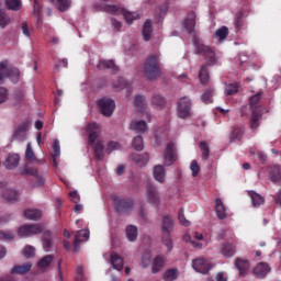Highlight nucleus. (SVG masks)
Masks as SVG:
<instances>
[{"instance_id": "ddd939ff", "label": "nucleus", "mask_w": 281, "mask_h": 281, "mask_svg": "<svg viewBox=\"0 0 281 281\" xmlns=\"http://www.w3.org/2000/svg\"><path fill=\"white\" fill-rule=\"evenodd\" d=\"M162 159L166 166H172L177 161V155L175 154V143L170 142L162 154Z\"/></svg>"}, {"instance_id": "ea45409f", "label": "nucleus", "mask_w": 281, "mask_h": 281, "mask_svg": "<svg viewBox=\"0 0 281 281\" xmlns=\"http://www.w3.org/2000/svg\"><path fill=\"white\" fill-rule=\"evenodd\" d=\"M12 23V18L5 13V11L0 10V27L1 30H4V27H8Z\"/></svg>"}, {"instance_id": "de8ad7c7", "label": "nucleus", "mask_w": 281, "mask_h": 281, "mask_svg": "<svg viewBox=\"0 0 281 281\" xmlns=\"http://www.w3.org/2000/svg\"><path fill=\"white\" fill-rule=\"evenodd\" d=\"M229 34V30L227 26H222L215 31L214 37L220 41H225Z\"/></svg>"}, {"instance_id": "72a5a7b5", "label": "nucleus", "mask_w": 281, "mask_h": 281, "mask_svg": "<svg viewBox=\"0 0 281 281\" xmlns=\"http://www.w3.org/2000/svg\"><path fill=\"white\" fill-rule=\"evenodd\" d=\"M52 262H54V256L52 255H47L45 257H43L38 263L37 267L38 269H41L42 271H45V269H48L49 266L52 265Z\"/></svg>"}, {"instance_id": "9b49d317", "label": "nucleus", "mask_w": 281, "mask_h": 281, "mask_svg": "<svg viewBox=\"0 0 281 281\" xmlns=\"http://www.w3.org/2000/svg\"><path fill=\"white\" fill-rule=\"evenodd\" d=\"M97 104L101 110L102 115H105V117H111L113 115V112L115 111V101L109 98H103L100 99Z\"/></svg>"}, {"instance_id": "20e7f679", "label": "nucleus", "mask_w": 281, "mask_h": 281, "mask_svg": "<svg viewBox=\"0 0 281 281\" xmlns=\"http://www.w3.org/2000/svg\"><path fill=\"white\" fill-rule=\"evenodd\" d=\"M0 191H2L1 196L7 203H19L21 192L16 188L8 187V181H0Z\"/></svg>"}, {"instance_id": "5fc2aeb1", "label": "nucleus", "mask_w": 281, "mask_h": 281, "mask_svg": "<svg viewBox=\"0 0 281 281\" xmlns=\"http://www.w3.org/2000/svg\"><path fill=\"white\" fill-rule=\"evenodd\" d=\"M132 146L137 151L144 150V138L142 136L134 137V139L132 142Z\"/></svg>"}, {"instance_id": "37998d69", "label": "nucleus", "mask_w": 281, "mask_h": 281, "mask_svg": "<svg viewBox=\"0 0 281 281\" xmlns=\"http://www.w3.org/2000/svg\"><path fill=\"white\" fill-rule=\"evenodd\" d=\"M199 78L201 85H206V82L210 80V74L207 72V66L202 65L199 71Z\"/></svg>"}, {"instance_id": "a18cd8bd", "label": "nucleus", "mask_w": 281, "mask_h": 281, "mask_svg": "<svg viewBox=\"0 0 281 281\" xmlns=\"http://www.w3.org/2000/svg\"><path fill=\"white\" fill-rule=\"evenodd\" d=\"M146 98L142 95H136L134 98V106L137 111H144V109H146Z\"/></svg>"}, {"instance_id": "9d476101", "label": "nucleus", "mask_w": 281, "mask_h": 281, "mask_svg": "<svg viewBox=\"0 0 281 281\" xmlns=\"http://www.w3.org/2000/svg\"><path fill=\"white\" fill-rule=\"evenodd\" d=\"M112 201L115 210L121 212V214H126V212H131V210H133V200H126L117 195H112Z\"/></svg>"}, {"instance_id": "69168bd1", "label": "nucleus", "mask_w": 281, "mask_h": 281, "mask_svg": "<svg viewBox=\"0 0 281 281\" xmlns=\"http://www.w3.org/2000/svg\"><path fill=\"white\" fill-rule=\"evenodd\" d=\"M25 157L29 159V161H34V159H36V156H34V151L32 150V144L30 143H27L26 146Z\"/></svg>"}, {"instance_id": "864d4df0", "label": "nucleus", "mask_w": 281, "mask_h": 281, "mask_svg": "<svg viewBox=\"0 0 281 281\" xmlns=\"http://www.w3.org/2000/svg\"><path fill=\"white\" fill-rule=\"evenodd\" d=\"M213 97H214V90L209 89L203 92V94L201 95V100H202V102H204V104H212Z\"/></svg>"}, {"instance_id": "f257e3e1", "label": "nucleus", "mask_w": 281, "mask_h": 281, "mask_svg": "<svg viewBox=\"0 0 281 281\" xmlns=\"http://www.w3.org/2000/svg\"><path fill=\"white\" fill-rule=\"evenodd\" d=\"M143 74L147 80H156L161 76V68L159 67V57L157 55H149L143 65Z\"/></svg>"}, {"instance_id": "bb28decb", "label": "nucleus", "mask_w": 281, "mask_h": 281, "mask_svg": "<svg viewBox=\"0 0 281 281\" xmlns=\"http://www.w3.org/2000/svg\"><path fill=\"white\" fill-rule=\"evenodd\" d=\"M111 265L113 269H116V271H122L124 269V259L120 257V255L112 252L111 254Z\"/></svg>"}, {"instance_id": "2f4dec72", "label": "nucleus", "mask_w": 281, "mask_h": 281, "mask_svg": "<svg viewBox=\"0 0 281 281\" xmlns=\"http://www.w3.org/2000/svg\"><path fill=\"white\" fill-rule=\"evenodd\" d=\"M125 234H126V238H127V240H130V243H135V240H137V236H138L137 226L128 225L125 228Z\"/></svg>"}, {"instance_id": "0eeeda50", "label": "nucleus", "mask_w": 281, "mask_h": 281, "mask_svg": "<svg viewBox=\"0 0 281 281\" xmlns=\"http://www.w3.org/2000/svg\"><path fill=\"white\" fill-rule=\"evenodd\" d=\"M145 199L149 205H154L155 207H159V205H161V195L159 194V190H157V187L153 184L146 186Z\"/></svg>"}, {"instance_id": "3c124183", "label": "nucleus", "mask_w": 281, "mask_h": 281, "mask_svg": "<svg viewBox=\"0 0 281 281\" xmlns=\"http://www.w3.org/2000/svg\"><path fill=\"white\" fill-rule=\"evenodd\" d=\"M200 150L202 153V159L207 160L210 157V144L207 142L200 143Z\"/></svg>"}, {"instance_id": "09e8293b", "label": "nucleus", "mask_w": 281, "mask_h": 281, "mask_svg": "<svg viewBox=\"0 0 281 281\" xmlns=\"http://www.w3.org/2000/svg\"><path fill=\"white\" fill-rule=\"evenodd\" d=\"M21 76V72L16 68H9V72L7 74V78L11 80V82L16 83L19 82V78Z\"/></svg>"}, {"instance_id": "b1692460", "label": "nucleus", "mask_w": 281, "mask_h": 281, "mask_svg": "<svg viewBox=\"0 0 281 281\" xmlns=\"http://www.w3.org/2000/svg\"><path fill=\"white\" fill-rule=\"evenodd\" d=\"M268 177L272 183H280V181H281L280 166L276 165V166L271 167L269 169Z\"/></svg>"}, {"instance_id": "603ef678", "label": "nucleus", "mask_w": 281, "mask_h": 281, "mask_svg": "<svg viewBox=\"0 0 281 281\" xmlns=\"http://www.w3.org/2000/svg\"><path fill=\"white\" fill-rule=\"evenodd\" d=\"M260 98H262V92H258L249 99V104L252 111H256L257 113H258V110L256 109H258V102H260Z\"/></svg>"}, {"instance_id": "bf43d9fd", "label": "nucleus", "mask_w": 281, "mask_h": 281, "mask_svg": "<svg viewBox=\"0 0 281 281\" xmlns=\"http://www.w3.org/2000/svg\"><path fill=\"white\" fill-rule=\"evenodd\" d=\"M226 95H234V93H238V83H228L225 87Z\"/></svg>"}, {"instance_id": "412c9836", "label": "nucleus", "mask_w": 281, "mask_h": 281, "mask_svg": "<svg viewBox=\"0 0 281 281\" xmlns=\"http://www.w3.org/2000/svg\"><path fill=\"white\" fill-rule=\"evenodd\" d=\"M32 270V263L26 262L23 265H16L11 270V276H25V273H30Z\"/></svg>"}, {"instance_id": "a878e982", "label": "nucleus", "mask_w": 281, "mask_h": 281, "mask_svg": "<svg viewBox=\"0 0 281 281\" xmlns=\"http://www.w3.org/2000/svg\"><path fill=\"white\" fill-rule=\"evenodd\" d=\"M130 128L136 133H146V131H148V125L145 121H132Z\"/></svg>"}, {"instance_id": "79ce46f5", "label": "nucleus", "mask_w": 281, "mask_h": 281, "mask_svg": "<svg viewBox=\"0 0 281 281\" xmlns=\"http://www.w3.org/2000/svg\"><path fill=\"white\" fill-rule=\"evenodd\" d=\"M151 104L156 109H164V106H166V99L159 94H155L151 98Z\"/></svg>"}, {"instance_id": "4468645a", "label": "nucleus", "mask_w": 281, "mask_h": 281, "mask_svg": "<svg viewBox=\"0 0 281 281\" xmlns=\"http://www.w3.org/2000/svg\"><path fill=\"white\" fill-rule=\"evenodd\" d=\"M192 267L196 273H209L210 269H212V265L207 262V260L203 258H198L192 261Z\"/></svg>"}, {"instance_id": "7ed1b4c3", "label": "nucleus", "mask_w": 281, "mask_h": 281, "mask_svg": "<svg viewBox=\"0 0 281 281\" xmlns=\"http://www.w3.org/2000/svg\"><path fill=\"white\" fill-rule=\"evenodd\" d=\"M194 45V54H199L200 56H205V58L209 59V65H214L216 61V53H214V49H212L210 46L201 43V40L194 38L193 40Z\"/></svg>"}, {"instance_id": "2eb2a0df", "label": "nucleus", "mask_w": 281, "mask_h": 281, "mask_svg": "<svg viewBox=\"0 0 281 281\" xmlns=\"http://www.w3.org/2000/svg\"><path fill=\"white\" fill-rule=\"evenodd\" d=\"M87 134H88V142L89 144H93L98 137H100V133L102 128L100 127V124L98 123H89L87 128Z\"/></svg>"}, {"instance_id": "f03ea898", "label": "nucleus", "mask_w": 281, "mask_h": 281, "mask_svg": "<svg viewBox=\"0 0 281 281\" xmlns=\"http://www.w3.org/2000/svg\"><path fill=\"white\" fill-rule=\"evenodd\" d=\"M160 227L164 236L162 243L166 245L168 251H172V238L170 237V234L175 229V220H172V216L165 215L161 220Z\"/></svg>"}, {"instance_id": "58836bf2", "label": "nucleus", "mask_w": 281, "mask_h": 281, "mask_svg": "<svg viewBox=\"0 0 281 281\" xmlns=\"http://www.w3.org/2000/svg\"><path fill=\"white\" fill-rule=\"evenodd\" d=\"M177 278H179V270L175 268L165 271L162 276V280L165 281H175Z\"/></svg>"}, {"instance_id": "e2e57ef3", "label": "nucleus", "mask_w": 281, "mask_h": 281, "mask_svg": "<svg viewBox=\"0 0 281 281\" xmlns=\"http://www.w3.org/2000/svg\"><path fill=\"white\" fill-rule=\"evenodd\" d=\"M10 93L8 92V89L4 87H0V104H4L7 100H9Z\"/></svg>"}, {"instance_id": "49530a36", "label": "nucleus", "mask_w": 281, "mask_h": 281, "mask_svg": "<svg viewBox=\"0 0 281 281\" xmlns=\"http://www.w3.org/2000/svg\"><path fill=\"white\" fill-rule=\"evenodd\" d=\"M235 267L236 269H238L240 276H243V272L249 269V261L245 259H237L235 261Z\"/></svg>"}, {"instance_id": "e433bc0d", "label": "nucleus", "mask_w": 281, "mask_h": 281, "mask_svg": "<svg viewBox=\"0 0 281 281\" xmlns=\"http://www.w3.org/2000/svg\"><path fill=\"white\" fill-rule=\"evenodd\" d=\"M260 120H262V116L260 115V113L257 112L256 110H252V115L250 119L251 131H256V128H258V126H260Z\"/></svg>"}, {"instance_id": "13d9d810", "label": "nucleus", "mask_w": 281, "mask_h": 281, "mask_svg": "<svg viewBox=\"0 0 281 281\" xmlns=\"http://www.w3.org/2000/svg\"><path fill=\"white\" fill-rule=\"evenodd\" d=\"M53 150L54 165L58 166V164L56 162V157H60V143L58 142V139H55L53 142Z\"/></svg>"}, {"instance_id": "5701e85b", "label": "nucleus", "mask_w": 281, "mask_h": 281, "mask_svg": "<svg viewBox=\"0 0 281 281\" xmlns=\"http://www.w3.org/2000/svg\"><path fill=\"white\" fill-rule=\"evenodd\" d=\"M194 25H196V13L191 12L184 21V30H187L189 34H192V32H194Z\"/></svg>"}, {"instance_id": "680f3d73", "label": "nucleus", "mask_w": 281, "mask_h": 281, "mask_svg": "<svg viewBox=\"0 0 281 281\" xmlns=\"http://www.w3.org/2000/svg\"><path fill=\"white\" fill-rule=\"evenodd\" d=\"M128 87V82L124 78H120L116 83H114V89L116 91H122V89H126Z\"/></svg>"}, {"instance_id": "aec40b11", "label": "nucleus", "mask_w": 281, "mask_h": 281, "mask_svg": "<svg viewBox=\"0 0 281 281\" xmlns=\"http://www.w3.org/2000/svg\"><path fill=\"white\" fill-rule=\"evenodd\" d=\"M153 177L158 183H166V168L162 165H156L153 168Z\"/></svg>"}, {"instance_id": "c03bdc74", "label": "nucleus", "mask_w": 281, "mask_h": 281, "mask_svg": "<svg viewBox=\"0 0 281 281\" xmlns=\"http://www.w3.org/2000/svg\"><path fill=\"white\" fill-rule=\"evenodd\" d=\"M94 157L98 161H102L104 159V146L102 143H97L93 147Z\"/></svg>"}, {"instance_id": "6e6552de", "label": "nucleus", "mask_w": 281, "mask_h": 281, "mask_svg": "<svg viewBox=\"0 0 281 281\" xmlns=\"http://www.w3.org/2000/svg\"><path fill=\"white\" fill-rule=\"evenodd\" d=\"M43 225L41 224H26L19 228L18 234L24 238H30V236H36L42 234Z\"/></svg>"}, {"instance_id": "c9c22d12", "label": "nucleus", "mask_w": 281, "mask_h": 281, "mask_svg": "<svg viewBox=\"0 0 281 281\" xmlns=\"http://www.w3.org/2000/svg\"><path fill=\"white\" fill-rule=\"evenodd\" d=\"M98 69H112L113 74L117 71V67L115 65V61L113 60H100L98 64Z\"/></svg>"}, {"instance_id": "a211bd4d", "label": "nucleus", "mask_w": 281, "mask_h": 281, "mask_svg": "<svg viewBox=\"0 0 281 281\" xmlns=\"http://www.w3.org/2000/svg\"><path fill=\"white\" fill-rule=\"evenodd\" d=\"M271 271V267L267 262H259L254 268L252 273L256 278H266V276Z\"/></svg>"}, {"instance_id": "c756f323", "label": "nucleus", "mask_w": 281, "mask_h": 281, "mask_svg": "<svg viewBox=\"0 0 281 281\" xmlns=\"http://www.w3.org/2000/svg\"><path fill=\"white\" fill-rule=\"evenodd\" d=\"M24 216L29 221H38L43 216V212L37 209H27L24 211Z\"/></svg>"}, {"instance_id": "0e129e2a", "label": "nucleus", "mask_w": 281, "mask_h": 281, "mask_svg": "<svg viewBox=\"0 0 281 281\" xmlns=\"http://www.w3.org/2000/svg\"><path fill=\"white\" fill-rule=\"evenodd\" d=\"M120 148H122V145H120L117 142L111 140L108 143L106 153L111 154L113 150H120Z\"/></svg>"}, {"instance_id": "f3484780", "label": "nucleus", "mask_w": 281, "mask_h": 281, "mask_svg": "<svg viewBox=\"0 0 281 281\" xmlns=\"http://www.w3.org/2000/svg\"><path fill=\"white\" fill-rule=\"evenodd\" d=\"M89 229L78 231L74 240V251H78L80 243H87L89 240Z\"/></svg>"}, {"instance_id": "f704fd0d", "label": "nucleus", "mask_w": 281, "mask_h": 281, "mask_svg": "<svg viewBox=\"0 0 281 281\" xmlns=\"http://www.w3.org/2000/svg\"><path fill=\"white\" fill-rule=\"evenodd\" d=\"M221 254L225 258H232L236 254V248L232 244H225L221 247Z\"/></svg>"}, {"instance_id": "052dcab7", "label": "nucleus", "mask_w": 281, "mask_h": 281, "mask_svg": "<svg viewBox=\"0 0 281 281\" xmlns=\"http://www.w3.org/2000/svg\"><path fill=\"white\" fill-rule=\"evenodd\" d=\"M178 221L180 224L183 225V227H190V221L186 218V215L183 214V209H180L178 212Z\"/></svg>"}, {"instance_id": "338daca9", "label": "nucleus", "mask_w": 281, "mask_h": 281, "mask_svg": "<svg viewBox=\"0 0 281 281\" xmlns=\"http://www.w3.org/2000/svg\"><path fill=\"white\" fill-rule=\"evenodd\" d=\"M245 130L243 127H235L232 132L233 139H241Z\"/></svg>"}, {"instance_id": "dca6fc26", "label": "nucleus", "mask_w": 281, "mask_h": 281, "mask_svg": "<svg viewBox=\"0 0 281 281\" xmlns=\"http://www.w3.org/2000/svg\"><path fill=\"white\" fill-rule=\"evenodd\" d=\"M27 123H22L20 125H18L14 130L13 136H12V140L13 142H25L26 137H27Z\"/></svg>"}, {"instance_id": "6e6d98bb", "label": "nucleus", "mask_w": 281, "mask_h": 281, "mask_svg": "<svg viewBox=\"0 0 281 281\" xmlns=\"http://www.w3.org/2000/svg\"><path fill=\"white\" fill-rule=\"evenodd\" d=\"M0 240L11 243V240H14V233L10 231H0Z\"/></svg>"}, {"instance_id": "f8f14e48", "label": "nucleus", "mask_w": 281, "mask_h": 281, "mask_svg": "<svg viewBox=\"0 0 281 281\" xmlns=\"http://www.w3.org/2000/svg\"><path fill=\"white\" fill-rule=\"evenodd\" d=\"M194 238L195 240H200V241L192 240V237L188 234L183 235V240L186 243H190L192 247H194V249H203V247H207V244L210 243V240L205 239L203 237V234L201 233H195Z\"/></svg>"}, {"instance_id": "4be33fe9", "label": "nucleus", "mask_w": 281, "mask_h": 281, "mask_svg": "<svg viewBox=\"0 0 281 281\" xmlns=\"http://www.w3.org/2000/svg\"><path fill=\"white\" fill-rule=\"evenodd\" d=\"M215 213L220 221L227 218V207H225V204L223 203V200L221 198H217L215 200Z\"/></svg>"}, {"instance_id": "473e14b6", "label": "nucleus", "mask_w": 281, "mask_h": 281, "mask_svg": "<svg viewBox=\"0 0 281 281\" xmlns=\"http://www.w3.org/2000/svg\"><path fill=\"white\" fill-rule=\"evenodd\" d=\"M164 265H166V258L161 257V256H157L154 259V263L151 267V272L153 273H159V271H161V269H164Z\"/></svg>"}, {"instance_id": "39448f33", "label": "nucleus", "mask_w": 281, "mask_h": 281, "mask_svg": "<svg viewBox=\"0 0 281 281\" xmlns=\"http://www.w3.org/2000/svg\"><path fill=\"white\" fill-rule=\"evenodd\" d=\"M177 116L180 117V120H188V117H192V99L189 97H182L178 100Z\"/></svg>"}, {"instance_id": "cd10ccee", "label": "nucleus", "mask_w": 281, "mask_h": 281, "mask_svg": "<svg viewBox=\"0 0 281 281\" xmlns=\"http://www.w3.org/2000/svg\"><path fill=\"white\" fill-rule=\"evenodd\" d=\"M142 35L145 42L150 41V37L153 36V22L150 20H147L144 23Z\"/></svg>"}, {"instance_id": "423d86ee", "label": "nucleus", "mask_w": 281, "mask_h": 281, "mask_svg": "<svg viewBox=\"0 0 281 281\" xmlns=\"http://www.w3.org/2000/svg\"><path fill=\"white\" fill-rule=\"evenodd\" d=\"M104 12H108L109 14H123L127 25H131L133 21H137V19H139V14L131 13L125 9H120L116 5H105Z\"/></svg>"}, {"instance_id": "1a4fd4ad", "label": "nucleus", "mask_w": 281, "mask_h": 281, "mask_svg": "<svg viewBox=\"0 0 281 281\" xmlns=\"http://www.w3.org/2000/svg\"><path fill=\"white\" fill-rule=\"evenodd\" d=\"M20 175L22 177L29 176L34 177L36 179V183L33 186V188H36V186H43L45 183V178H43L42 173L38 172V169L30 166H24L20 169Z\"/></svg>"}, {"instance_id": "4d7b16f0", "label": "nucleus", "mask_w": 281, "mask_h": 281, "mask_svg": "<svg viewBox=\"0 0 281 281\" xmlns=\"http://www.w3.org/2000/svg\"><path fill=\"white\" fill-rule=\"evenodd\" d=\"M23 256L24 258H34V256H36V248L34 246H25L24 249H23Z\"/></svg>"}, {"instance_id": "4c0bfd02", "label": "nucleus", "mask_w": 281, "mask_h": 281, "mask_svg": "<svg viewBox=\"0 0 281 281\" xmlns=\"http://www.w3.org/2000/svg\"><path fill=\"white\" fill-rule=\"evenodd\" d=\"M10 71V66L8 61H0V85H3L5 78H8V72Z\"/></svg>"}, {"instance_id": "774afa93", "label": "nucleus", "mask_w": 281, "mask_h": 281, "mask_svg": "<svg viewBox=\"0 0 281 281\" xmlns=\"http://www.w3.org/2000/svg\"><path fill=\"white\" fill-rule=\"evenodd\" d=\"M190 170L192 172V177H196L199 175L201 167H199V162H196V160H192Z\"/></svg>"}, {"instance_id": "a19ab883", "label": "nucleus", "mask_w": 281, "mask_h": 281, "mask_svg": "<svg viewBox=\"0 0 281 281\" xmlns=\"http://www.w3.org/2000/svg\"><path fill=\"white\" fill-rule=\"evenodd\" d=\"M52 232L46 231L43 234V247H44V251H49V249H52Z\"/></svg>"}, {"instance_id": "7c9ffc66", "label": "nucleus", "mask_w": 281, "mask_h": 281, "mask_svg": "<svg viewBox=\"0 0 281 281\" xmlns=\"http://www.w3.org/2000/svg\"><path fill=\"white\" fill-rule=\"evenodd\" d=\"M59 12H67L71 8V0H50Z\"/></svg>"}, {"instance_id": "393cba45", "label": "nucleus", "mask_w": 281, "mask_h": 281, "mask_svg": "<svg viewBox=\"0 0 281 281\" xmlns=\"http://www.w3.org/2000/svg\"><path fill=\"white\" fill-rule=\"evenodd\" d=\"M131 159L132 161L137 164V166L143 168V166H147L148 161H150V156H148V154H143V155L134 154L132 155Z\"/></svg>"}, {"instance_id": "6ab92c4d", "label": "nucleus", "mask_w": 281, "mask_h": 281, "mask_svg": "<svg viewBox=\"0 0 281 281\" xmlns=\"http://www.w3.org/2000/svg\"><path fill=\"white\" fill-rule=\"evenodd\" d=\"M21 161V156L18 154H9L4 161V167L7 170H14V168H19V164Z\"/></svg>"}, {"instance_id": "c85d7f7f", "label": "nucleus", "mask_w": 281, "mask_h": 281, "mask_svg": "<svg viewBox=\"0 0 281 281\" xmlns=\"http://www.w3.org/2000/svg\"><path fill=\"white\" fill-rule=\"evenodd\" d=\"M248 195L250 196L251 204L255 207H260V205H265V198L256 191H248Z\"/></svg>"}, {"instance_id": "8fccbe9b", "label": "nucleus", "mask_w": 281, "mask_h": 281, "mask_svg": "<svg viewBox=\"0 0 281 281\" xmlns=\"http://www.w3.org/2000/svg\"><path fill=\"white\" fill-rule=\"evenodd\" d=\"M5 5L8 10H12L13 12H16L21 8L22 3H21V0H5Z\"/></svg>"}]
</instances>
